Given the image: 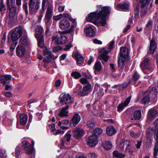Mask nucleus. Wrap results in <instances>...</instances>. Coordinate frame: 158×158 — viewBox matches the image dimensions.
Returning <instances> with one entry per match:
<instances>
[{
  "instance_id": "nucleus-1",
  "label": "nucleus",
  "mask_w": 158,
  "mask_h": 158,
  "mask_svg": "<svg viewBox=\"0 0 158 158\" xmlns=\"http://www.w3.org/2000/svg\"><path fill=\"white\" fill-rule=\"evenodd\" d=\"M110 9L107 6L103 7L98 12H91L86 17L87 20L99 26H104L106 24L108 14L110 13Z\"/></svg>"
},
{
  "instance_id": "nucleus-2",
  "label": "nucleus",
  "mask_w": 158,
  "mask_h": 158,
  "mask_svg": "<svg viewBox=\"0 0 158 158\" xmlns=\"http://www.w3.org/2000/svg\"><path fill=\"white\" fill-rule=\"evenodd\" d=\"M120 50L119 59L118 61V66L119 68L123 69L128 58V50L125 47H122Z\"/></svg>"
},
{
  "instance_id": "nucleus-3",
  "label": "nucleus",
  "mask_w": 158,
  "mask_h": 158,
  "mask_svg": "<svg viewBox=\"0 0 158 158\" xmlns=\"http://www.w3.org/2000/svg\"><path fill=\"white\" fill-rule=\"evenodd\" d=\"M70 26L69 22L65 19H63L61 20L59 23V26L61 29L66 30L65 31L66 33H72L74 31L75 26L71 25L70 28L68 29Z\"/></svg>"
},
{
  "instance_id": "nucleus-4",
  "label": "nucleus",
  "mask_w": 158,
  "mask_h": 158,
  "mask_svg": "<svg viewBox=\"0 0 158 158\" xmlns=\"http://www.w3.org/2000/svg\"><path fill=\"white\" fill-rule=\"evenodd\" d=\"M43 31L42 27L37 26L35 29V37L38 41V46L41 48L44 47V39L42 34Z\"/></svg>"
},
{
  "instance_id": "nucleus-5",
  "label": "nucleus",
  "mask_w": 158,
  "mask_h": 158,
  "mask_svg": "<svg viewBox=\"0 0 158 158\" xmlns=\"http://www.w3.org/2000/svg\"><path fill=\"white\" fill-rule=\"evenodd\" d=\"M58 35L55 34L53 35L52 38V41L56 44H64L68 42V38L65 36H61L58 37Z\"/></svg>"
},
{
  "instance_id": "nucleus-6",
  "label": "nucleus",
  "mask_w": 158,
  "mask_h": 158,
  "mask_svg": "<svg viewBox=\"0 0 158 158\" xmlns=\"http://www.w3.org/2000/svg\"><path fill=\"white\" fill-rule=\"evenodd\" d=\"M60 101L63 105L74 102V99L69 94H62L60 97Z\"/></svg>"
},
{
  "instance_id": "nucleus-7",
  "label": "nucleus",
  "mask_w": 158,
  "mask_h": 158,
  "mask_svg": "<svg viewBox=\"0 0 158 158\" xmlns=\"http://www.w3.org/2000/svg\"><path fill=\"white\" fill-rule=\"evenodd\" d=\"M23 32L22 28L19 27L13 30L10 35L12 40L13 41H15L21 36Z\"/></svg>"
},
{
  "instance_id": "nucleus-8",
  "label": "nucleus",
  "mask_w": 158,
  "mask_h": 158,
  "mask_svg": "<svg viewBox=\"0 0 158 158\" xmlns=\"http://www.w3.org/2000/svg\"><path fill=\"white\" fill-rule=\"evenodd\" d=\"M29 11L31 14L36 12L40 6V3L37 1H34L33 0H29Z\"/></svg>"
},
{
  "instance_id": "nucleus-9",
  "label": "nucleus",
  "mask_w": 158,
  "mask_h": 158,
  "mask_svg": "<svg viewBox=\"0 0 158 158\" xmlns=\"http://www.w3.org/2000/svg\"><path fill=\"white\" fill-rule=\"evenodd\" d=\"M125 145H127L126 150L128 151L130 154H132V151L130 149L131 143L129 140H123L119 143V147L121 150L124 149Z\"/></svg>"
},
{
  "instance_id": "nucleus-10",
  "label": "nucleus",
  "mask_w": 158,
  "mask_h": 158,
  "mask_svg": "<svg viewBox=\"0 0 158 158\" xmlns=\"http://www.w3.org/2000/svg\"><path fill=\"white\" fill-rule=\"evenodd\" d=\"M87 144L90 147H94L98 143V137L94 135H90L86 139Z\"/></svg>"
},
{
  "instance_id": "nucleus-11",
  "label": "nucleus",
  "mask_w": 158,
  "mask_h": 158,
  "mask_svg": "<svg viewBox=\"0 0 158 158\" xmlns=\"http://www.w3.org/2000/svg\"><path fill=\"white\" fill-rule=\"evenodd\" d=\"M22 143L27 154L30 155L34 153V149L33 147L31 146L29 143H27L25 140L22 141Z\"/></svg>"
},
{
  "instance_id": "nucleus-12",
  "label": "nucleus",
  "mask_w": 158,
  "mask_h": 158,
  "mask_svg": "<svg viewBox=\"0 0 158 158\" xmlns=\"http://www.w3.org/2000/svg\"><path fill=\"white\" fill-rule=\"evenodd\" d=\"M95 27L91 25H89L85 28V31L87 36H93L95 34Z\"/></svg>"
},
{
  "instance_id": "nucleus-13",
  "label": "nucleus",
  "mask_w": 158,
  "mask_h": 158,
  "mask_svg": "<svg viewBox=\"0 0 158 158\" xmlns=\"http://www.w3.org/2000/svg\"><path fill=\"white\" fill-rule=\"evenodd\" d=\"M53 8L52 5L48 6L45 15V22L47 24L48 23L52 18V13Z\"/></svg>"
},
{
  "instance_id": "nucleus-14",
  "label": "nucleus",
  "mask_w": 158,
  "mask_h": 158,
  "mask_svg": "<svg viewBox=\"0 0 158 158\" xmlns=\"http://www.w3.org/2000/svg\"><path fill=\"white\" fill-rule=\"evenodd\" d=\"M81 119L80 115L78 114H75L73 116L70 122V125L72 127H75L79 122Z\"/></svg>"
},
{
  "instance_id": "nucleus-15",
  "label": "nucleus",
  "mask_w": 158,
  "mask_h": 158,
  "mask_svg": "<svg viewBox=\"0 0 158 158\" xmlns=\"http://www.w3.org/2000/svg\"><path fill=\"white\" fill-rule=\"evenodd\" d=\"M85 133V132L82 129H77L73 131V136L77 139L81 138Z\"/></svg>"
},
{
  "instance_id": "nucleus-16",
  "label": "nucleus",
  "mask_w": 158,
  "mask_h": 158,
  "mask_svg": "<svg viewBox=\"0 0 158 158\" xmlns=\"http://www.w3.org/2000/svg\"><path fill=\"white\" fill-rule=\"evenodd\" d=\"M44 55V56L48 59L52 58V59H56L57 56H55L52 54L50 51L46 47H44L43 48Z\"/></svg>"
},
{
  "instance_id": "nucleus-17",
  "label": "nucleus",
  "mask_w": 158,
  "mask_h": 158,
  "mask_svg": "<svg viewBox=\"0 0 158 158\" xmlns=\"http://www.w3.org/2000/svg\"><path fill=\"white\" fill-rule=\"evenodd\" d=\"M131 98V96L129 97L126 98L123 102L119 104L118 106V111H120L123 109L124 107L127 106L130 102Z\"/></svg>"
},
{
  "instance_id": "nucleus-18",
  "label": "nucleus",
  "mask_w": 158,
  "mask_h": 158,
  "mask_svg": "<svg viewBox=\"0 0 158 158\" xmlns=\"http://www.w3.org/2000/svg\"><path fill=\"white\" fill-rule=\"evenodd\" d=\"M17 55L20 57L24 56L25 53V49L23 46L18 45L16 48Z\"/></svg>"
},
{
  "instance_id": "nucleus-19",
  "label": "nucleus",
  "mask_w": 158,
  "mask_h": 158,
  "mask_svg": "<svg viewBox=\"0 0 158 158\" xmlns=\"http://www.w3.org/2000/svg\"><path fill=\"white\" fill-rule=\"evenodd\" d=\"M157 48V44L154 39L151 40L149 49V52L153 54L154 53L155 50Z\"/></svg>"
},
{
  "instance_id": "nucleus-20",
  "label": "nucleus",
  "mask_w": 158,
  "mask_h": 158,
  "mask_svg": "<svg viewBox=\"0 0 158 158\" xmlns=\"http://www.w3.org/2000/svg\"><path fill=\"white\" fill-rule=\"evenodd\" d=\"M0 79L2 83L5 85L6 83H8L9 81L11 79V76L7 75H2L0 77Z\"/></svg>"
},
{
  "instance_id": "nucleus-21",
  "label": "nucleus",
  "mask_w": 158,
  "mask_h": 158,
  "mask_svg": "<svg viewBox=\"0 0 158 158\" xmlns=\"http://www.w3.org/2000/svg\"><path fill=\"white\" fill-rule=\"evenodd\" d=\"M149 60L148 58L144 59L140 64V66L142 70L143 71V69H148L149 67L148 66Z\"/></svg>"
},
{
  "instance_id": "nucleus-22",
  "label": "nucleus",
  "mask_w": 158,
  "mask_h": 158,
  "mask_svg": "<svg viewBox=\"0 0 158 158\" xmlns=\"http://www.w3.org/2000/svg\"><path fill=\"white\" fill-rule=\"evenodd\" d=\"M157 114V111L153 108L149 110L148 114V118L151 119L155 117Z\"/></svg>"
},
{
  "instance_id": "nucleus-23",
  "label": "nucleus",
  "mask_w": 158,
  "mask_h": 158,
  "mask_svg": "<svg viewBox=\"0 0 158 158\" xmlns=\"http://www.w3.org/2000/svg\"><path fill=\"white\" fill-rule=\"evenodd\" d=\"M106 132L108 135L112 136L116 133V131L113 126H109L106 128Z\"/></svg>"
},
{
  "instance_id": "nucleus-24",
  "label": "nucleus",
  "mask_w": 158,
  "mask_h": 158,
  "mask_svg": "<svg viewBox=\"0 0 158 158\" xmlns=\"http://www.w3.org/2000/svg\"><path fill=\"white\" fill-rule=\"evenodd\" d=\"M71 135L69 134H67L63 139L61 140V143L63 146H65L68 145V143L70 140Z\"/></svg>"
},
{
  "instance_id": "nucleus-25",
  "label": "nucleus",
  "mask_w": 158,
  "mask_h": 158,
  "mask_svg": "<svg viewBox=\"0 0 158 158\" xmlns=\"http://www.w3.org/2000/svg\"><path fill=\"white\" fill-rule=\"evenodd\" d=\"M78 89L77 92V94L80 96H84L87 95L88 94V92H86L85 91H84V89H82V87L80 85H77L76 87V89Z\"/></svg>"
},
{
  "instance_id": "nucleus-26",
  "label": "nucleus",
  "mask_w": 158,
  "mask_h": 158,
  "mask_svg": "<svg viewBox=\"0 0 158 158\" xmlns=\"http://www.w3.org/2000/svg\"><path fill=\"white\" fill-rule=\"evenodd\" d=\"M20 124L22 125H25L27 122V117L25 114H21L19 116Z\"/></svg>"
},
{
  "instance_id": "nucleus-27",
  "label": "nucleus",
  "mask_w": 158,
  "mask_h": 158,
  "mask_svg": "<svg viewBox=\"0 0 158 158\" xmlns=\"http://www.w3.org/2000/svg\"><path fill=\"white\" fill-rule=\"evenodd\" d=\"M156 144L155 145L154 148V157L156 158L158 154V134H157L156 136Z\"/></svg>"
},
{
  "instance_id": "nucleus-28",
  "label": "nucleus",
  "mask_w": 158,
  "mask_h": 158,
  "mask_svg": "<svg viewBox=\"0 0 158 158\" xmlns=\"http://www.w3.org/2000/svg\"><path fill=\"white\" fill-rule=\"evenodd\" d=\"M69 106L67 105L65 108H63L60 112L59 113V116L61 117L68 116L67 114L68 111L67 110L69 108Z\"/></svg>"
},
{
  "instance_id": "nucleus-29",
  "label": "nucleus",
  "mask_w": 158,
  "mask_h": 158,
  "mask_svg": "<svg viewBox=\"0 0 158 158\" xmlns=\"http://www.w3.org/2000/svg\"><path fill=\"white\" fill-rule=\"evenodd\" d=\"M129 6V2H126L123 4H119L118 5V7L121 9L125 10L128 9Z\"/></svg>"
},
{
  "instance_id": "nucleus-30",
  "label": "nucleus",
  "mask_w": 158,
  "mask_h": 158,
  "mask_svg": "<svg viewBox=\"0 0 158 158\" xmlns=\"http://www.w3.org/2000/svg\"><path fill=\"white\" fill-rule=\"evenodd\" d=\"M142 114L140 110L135 111L134 114V117L135 120H139L141 117Z\"/></svg>"
},
{
  "instance_id": "nucleus-31",
  "label": "nucleus",
  "mask_w": 158,
  "mask_h": 158,
  "mask_svg": "<svg viewBox=\"0 0 158 158\" xmlns=\"http://www.w3.org/2000/svg\"><path fill=\"white\" fill-rule=\"evenodd\" d=\"M113 153L114 156L118 158H123L126 156L125 154L119 152L117 151H114Z\"/></svg>"
},
{
  "instance_id": "nucleus-32",
  "label": "nucleus",
  "mask_w": 158,
  "mask_h": 158,
  "mask_svg": "<svg viewBox=\"0 0 158 158\" xmlns=\"http://www.w3.org/2000/svg\"><path fill=\"white\" fill-rule=\"evenodd\" d=\"M103 52L104 54L101 55V57L105 61H107L109 57V56L106 55V54H107L110 51L103 50Z\"/></svg>"
},
{
  "instance_id": "nucleus-33",
  "label": "nucleus",
  "mask_w": 158,
  "mask_h": 158,
  "mask_svg": "<svg viewBox=\"0 0 158 158\" xmlns=\"http://www.w3.org/2000/svg\"><path fill=\"white\" fill-rule=\"evenodd\" d=\"M103 146L104 148L107 150L110 149L112 147V144L109 141H106Z\"/></svg>"
},
{
  "instance_id": "nucleus-34",
  "label": "nucleus",
  "mask_w": 158,
  "mask_h": 158,
  "mask_svg": "<svg viewBox=\"0 0 158 158\" xmlns=\"http://www.w3.org/2000/svg\"><path fill=\"white\" fill-rule=\"evenodd\" d=\"M76 58L77 60L78 64L80 65L83 64L84 62V59L82 56L77 54L76 55Z\"/></svg>"
},
{
  "instance_id": "nucleus-35",
  "label": "nucleus",
  "mask_w": 158,
  "mask_h": 158,
  "mask_svg": "<svg viewBox=\"0 0 158 158\" xmlns=\"http://www.w3.org/2000/svg\"><path fill=\"white\" fill-rule=\"evenodd\" d=\"M102 132L103 130L102 129L99 128H97L94 130L93 135L97 136L98 137V136L102 134Z\"/></svg>"
},
{
  "instance_id": "nucleus-36",
  "label": "nucleus",
  "mask_w": 158,
  "mask_h": 158,
  "mask_svg": "<svg viewBox=\"0 0 158 158\" xmlns=\"http://www.w3.org/2000/svg\"><path fill=\"white\" fill-rule=\"evenodd\" d=\"M52 5L51 4H49V2L48 0H42V10L44 11V10L46 8L47 6Z\"/></svg>"
},
{
  "instance_id": "nucleus-37",
  "label": "nucleus",
  "mask_w": 158,
  "mask_h": 158,
  "mask_svg": "<svg viewBox=\"0 0 158 158\" xmlns=\"http://www.w3.org/2000/svg\"><path fill=\"white\" fill-rule=\"evenodd\" d=\"M28 42V41L26 35L23 36L20 40L19 43L21 44H26Z\"/></svg>"
},
{
  "instance_id": "nucleus-38",
  "label": "nucleus",
  "mask_w": 158,
  "mask_h": 158,
  "mask_svg": "<svg viewBox=\"0 0 158 158\" xmlns=\"http://www.w3.org/2000/svg\"><path fill=\"white\" fill-rule=\"evenodd\" d=\"M102 68L101 63L99 61H98L96 62L94 66V69L98 72L100 71Z\"/></svg>"
},
{
  "instance_id": "nucleus-39",
  "label": "nucleus",
  "mask_w": 158,
  "mask_h": 158,
  "mask_svg": "<svg viewBox=\"0 0 158 158\" xmlns=\"http://www.w3.org/2000/svg\"><path fill=\"white\" fill-rule=\"evenodd\" d=\"M152 20H149L146 25L145 28V30H151L152 28Z\"/></svg>"
},
{
  "instance_id": "nucleus-40",
  "label": "nucleus",
  "mask_w": 158,
  "mask_h": 158,
  "mask_svg": "<svg viewBox=\"0 0 158 158\" xmlns=\"http://www.w3.org/2000/svg\"><path fill=\"white\" fill-rule=\"evenodd\" d=\"M69 123V121L67 119H64L61 121H59L58 123V126H61L62 125H67Z\"/></svg>"
},
{
  "instance_id": "nucleus-41",
  "label": "nucleus",
  "mask_w": 158,
  "mask_h": 158,
  "mask_svg": "<svg viewBox=\"0 0 158 158\" xmlns=\"http://www.w3.org/2000/svg\"><path fill=\"white\" fill-rule=\"evenodd\" d=\"M150 99L149 96H146L144 97L142 100V102L144 104H148L149 102Z\"/></svg>"
},
{
  "instance_id": "nucleus-42",
  "label": "nucleus",
  "mask_w": 158,
  "mask_h": 158,
  "mask_svg": "<svg viewBox=\"0 0 158 158\" xmlns=\"http://www.w3.org/2000/svg\"><path fill=\"white\" fill-rule=\"evenodd\" d=\"M71 76L75 79L81 77V74L76 72L72 73H71Z\"/></svg>"
},
{
  "instance_id": "nucleus-43",
  "label": "nucleus",
  "mask_w": 158,
  "mask_h": 158,
  "mask_svg": "<svg viewBox=\"0 0 158 158\" xmlns=\"http://www.w3.org/2000/svg\"><path fill=\"white\" fill-rule=\"evenodd\" d=\"M154 126L155 128V130L157 131L156 133L155 134V138H156L157 134H158V119H156L154 121Z\"/></svg>"
},
{
  "instance_id": "nucleus-44",
  "label": "nucleus",
  "mask_w": 158,
  "mask_h": 158,
  "mask_svg": "<svg viewBox=\"0 0 158 158\" xmlns=\"http://www.w3.org/2000/svg\"><path fill=\"white\" fill-rule=\"evenodd\" d=\"M20 147L19 146H17L15 149V156L16 157H18L20 153Z\"/></svg>"
},
{
  "instance_id": "nucleus-45",
  "label": "nucleus",
  "mask_w": 158,
  "mask_h": 158,
  "mask_svg": "<svg viewBox=\"0 0 158 158\" xmlns=\"http://www.w3.org/2000/svg\"><path fill=\"white\" fill-rule=\"evenodd\" d=\"M87 124L88 127L93 128L94 126L95 123L93 120H91L88 121Z\"/></svg>"
},
{
  "instance_id": "nucleus-46",
  "label": "nucleus",
  "mask_w": 158,
  "mask_h": 158,
  "mask_svg": "<svg viewBox=\"0 0 158 158\" xmlns=\"http://www.w3.org/2000/svg\"><path fill=\"white\" fill-rule=\"evenodd\" d=\"M49 128L51 131L53 132V133L56 130L55 124H52L49 125Z\"/></svg>"
},
{
  "instance_id": "nucleus-47",
  "label": "nucleus",
  "mask_w": 158,
  "mask_h": 158,
  "mask_svg": "<svg viewBox=\"0 0 158 158\" xmlns=\"http://www.w3.org/2000/svg\"><path fill=\"white\" fill-rule=\"evenodd\" d=\"M158 94V91L156 88L154 87H152L150 91V94H153L156 95Z\"/></svg>"
},
{
  "instance_id": "nucleus-48",
  "label": "nucleus",
  "mask_w": 158,
  "mask_h": 158,
  "mask_svg": "<svg viewBox=\"0 0 158 158\" xmlns=\"http://www.w3.org/2000/svg\"><path fill=\"white\" fill-rule=\"evenodd\" d=\"M131 135L134 138H137L140 135L139 133H135L133 131H131L130 132Z\"/></svg>"
},
{
  "instance_id": "nucleus-49",
  "label": "nucleus",
  "mask_w": 158,
  "mask_h": 158,
  "mask_svg": "<svg viewBox=\"0 0 158 158\" xmlns=\"http://www.w3.org/2000/svg\"><path fill=\"white\" fill-rule=\"evenodd\" d=\"M44 10H40V14L38 16V22H40L43 16V14L44 12Z\"/></svg>"
},
{
  "instance_id": "nucleus-50",
  "label": "nucleus",
  "mask_w": 158,
  "mask_h": 158,
  "mask_svg": "<svg viewBox=\"0 0 158 158\" xmlns=\"http://www.w3.org/2000/svg\"><path fill=\"white\" fill-rule=\"evenodd\" d=\"M150 1V0H140V2L141 3L142 7L148 4Z\"/></svg>"
},
{
  "instance_id": "nucleus-51",
  "label": "nucleus",
  "mask_w": 158,
  "mask_h": 158,
  "mask_svg": "<svg viewBox=\"0 0 158 158\" xmlns=\"http://www.w3.org/2000/svg\"><path fill=\"white\" fill-rule=\"evenodd\" d=\"M73 46L71 44H68L66 45L65 47L63 49V50L65 51H69L71 48Z\"/></svg>"
},
{
  "instance_id": "nucleus-52",
  "label": "nucleus",
  "mask_w": 158,
  "mask_h": 158,
  "mask_svg": "<svg viewBox=\"0 0 158 158\" xmlns=\"http://www.w3.org/2000/svg\"><path fill=\"white\" fill-rule=\"evenodd\" d=\"M91 88V85L90 84L88 85L83 87V89L84 91H85L86 92L90 90Z\"/></svg>"
},
{
  "instance_id": "nucleus-53",
  "label": "nucleus",
  "mask_w": 158,
  "mask_h": 158,
  "mask_svg": "<svg viewBox=\"0 0 158 158\" xmlns=\"http://www.w3.org/2000/svg\"><path fill=\"white\" fill-rule=\"evenodd\" d=\"M62 49V48L61 47L59 46H57L53 48L52 51L54 52H56Z\"/></svg>"
},
{
  "instance_id": "nucleus-54",
  "label": "nucleus",
  "mask_w": 158,
  "mask_h": 158,
  "mask_svg": "<svg viewBox=\"0 0 158 158\" xmlns=\"http://www.w3.org/2000/svg\"><path fill=\"white\" fill-rule=\"evenodd\" d=\"M6 2L9 7L11 6V7L15 3V0H6Z\"/></svg>"
},
{
  "instance_id": "nucleus-55",
  "label": "nucleus",
  "mask_w": 158,
  "mask_h": 158,
  "mask_svg": "<svg viewBox=\"0 0 158 158\" xmlns=\"http://www.w3.org/2000/svg\"><path fill=\"white\" fill-rule=\"evenodd\" d=\"M88 156L89 158H96L97 155L94 152H90L88 154Z\"/></svg>"
},
{
  "instance_id": "nucleus-56",
  "label": "nucleus",
  "mask_w": 158,
  "mask_h": 158,
  "mask_svg": "<svg viewBox=\"0 0 158 158\" xmlns=\"http://www.w3.org/2000/svg\"><path fill=\"white\" fill-rule=\"evenodd\" d=\"M139 78V74L137 72H135L133 75V79L134 81H136Z\"/></svg>"
},
{
  "instance_id": "nucleus-57",
  "label": "nucleus",
  "mask_w": 158,
  "mask_h": 158,
  "mask_svg": "<svg viewBox=\"0 0 158 158\" xmlns=\"http://www.w3.org/2000/svg\"><path fill=\"white\" fill-rule=\"evenodd\" d=\"M63 17V15L60 14L59 15L54 16L53 17V19L55 20H59Z\"/></svg>"
},
{
  "instance_id": "nucleus-58",
  "label": "nucleus",
  "mask_w": 158,
  "mask_h": 158,
  "mask_svg": "<svg viewBox=\"0 0 158 158\" xmlns=\"http://www.w3.org/2000/svg\"><path fill=\"white\" fill-rule=\"evenodd\" d=\"M100 90V87L99 85L98 84H95L94 92V93H97L98 90Z\"/></svg>"
},
{
  "instance_id": "nucleus-59",
  "label": "nucleus",
  "mask_w": 158,
  "mask_h": 158,
  "mask_svg": "<svg viewBox=\"0 0 158 158\" xmlns=\"http://www.w3.org/2000/svg\"><path fill=\"white\" fill-rule=\"evenodd\" d=\"M115 42L114 40H112L110 41L109 44V49L111 50L114 47V44Z\"/></svg>"
},
{
  "instance_id": "nucleus-60",
  "label": "nucleus",
  "mask_w": 158,
  "mask_h": 158,
  "mask_svg": "<svg viewBox=\"0 0 158 158\" xmlns=\"http://www.w3.org/2000/svg\"><path fill=\"white\" fill-rule=\"evenodd\" d=\"M23 8L27 14H28V11L27 10V3L25 2L23 4Z\"/></svg>"
},
{
  "instance_id": "nucleus-61",
  "label": "nucleus",
  "mask_w": 158,
  "mask_h": 158,
  "mask_svg": "<svg viewBox=\"0 0 158 158\" xmlns=\"http://www.w3.org/2000/svg\"><path fill=\"white\" fill-rule=\"evenodd\" d=\"M17 42L12 44L10 46V49L11 51L14 50L15 47L16 46L17 44Z\"/></svg>"
},
{
  "instance_id": "nucleus-62",
  "label": "nucleus",
  "mask_w": 158,
  "mask_h": 158,
  "mask_svg": "<svg viewBox=\"0 0 158 158\" xmlns=\"http://www.w3.org/2000/svg\"><path fill=\"white\" fill-rule=\"evenodd\" d=\"M81 83L83 84H86L88 83V81L85 78H82L80 80Z\"/></svg>"
},
{
  "instance_id": "nucleus-63",
  "label": "nucleus",
  "mask_w": 158,
  "mask_h": 158,
  "mask_svg": "<svg viewBox=\"0 0 158 158\" xmlns=\"http://www.w3.org/2000/svg\"><path fill=\"white\" fill-rule=\"evenodd\" d=\"M6 154L4 152H2L0 151V158H5Z\"/></svg>"
},
{
  "instance_id": "nucleus-64",
  "label": "nucleus",
  "mask_w": 158,
  "mask_h": 158,
  "mask_svg": "<svg viewBox=\"0 0 158 158\" xmlns=\"http://www.w3.org/2000/svg\"><path fill=\"white\" fill-rule=\"evenodd\" d=\"M61 84V81L60 80H57L55 82V85L56 87H59Z\"/></svg>"
}]
</instances>
